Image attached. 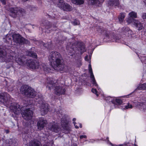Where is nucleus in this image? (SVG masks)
<instances>
[{"mask_svg":"<svg viewBox=\"0 0 146 146\" xmlns=\"http://www.w3.org/2000/svg\"><path fill=\"white\" fill-rule=\"evenodd\" d=\"M0 58L1 59L6 62H16L20 65H23L25 64L24 58L21 55H18L14 52L11 54L7 53L5 50L0 48Z\"/></svg>","mask_w":146,"mask_h":146,"instance_id":"obj_1","label":"nucleus"},{"mask_svg":"<svg viewBox=\"0 0 146 146\" xmlns=\"http://www.w3.org/2000/svg\"><path fill=\"white\" fill-rule=\"evenodd\" d=\"M52 66L55 70L64 71V64L61 62L60 54L56 52H51L48 57Z\"/></svg>","mask_w":146,"mask_h":146,"instance_id":"obj_2","label":"nucleus"},{"mask_svg":"<svg viewBox=\"0 0 146 146\" xmlns=\"http://www.w3.org/2000/svg\"><path fill=\"white\" fill-rule=\"evenodd\" d=\"M58 83L55 80H51L50 82L49 81L48 82L47 87L49 89H51L53 88V87H55V93L57 94H64L65 92L64 89H62L61 87L57 86Z\"/></svg>","mask_w":146,"mask_h":146,"instance_id":"obj_3","label":"nucleus"},{"mask_svg":"<svg viewBox=\"0 0 146 146\" xmlns=\"http://www.w3.org/2000/svg\"><path fill=\"white\" fill-rule=\"evenodd\" d=\"M20 90L22 94L27 96L28 97L33 98L36 95V92L34 90L27 85L22 86Z\"/></svg>","mask_w":146,"mask_h":146,"instance_id":"obj_4","label":"nucleus"},{"mask_svg":"<svg viewBox=\"0 0 146 146\" xmlns=\"http://www.w3.org/2000/svg\"><path fill=\"white\" fill-rule=\"evenodd\" d=\"M11 100L10 96L6 92L0 94V102L7 107L10 104Z\"/></svg>","mask_w":146,"mask_h":146,"instance_id":"obj_5","label":"nucleus"},{"mask_svg":"<svg viewBox=\"0 0 146 146\" xmlns=\"http://www.w3.org/2000/svg\"><path fill=\"white\" fill-rule=\"evenodd\" d=\"M58 7L65 11H70L72 9V7L69 4L65 3L63 0H60L57 4Z\"/></svg>","mask_w":146,"mask_h":146,"instance_id":"obj_6","label":"nucleus"},{"mask_svg":"<svg viewBox=\"0 0 146 146\" xmlns=\"http://www.w3.org/2000/svg\"><path fill=\"white\" fill-rule=\"evenodd\" d=\"M21 114L23 118L24 119L28 120L31 119L33 115V112L29 109H27L25 110H22Z\"/></svg>","mask_w":146,"mask_h":146,"instance_id":"obj_7","label":"nucleus"},{"mask_svg":"<svg viewBox=\"0 0 146 146\" xmlns=\"http://www.w3.org/2000/svg\"><path fill=\"white\" fill-rule=\"evenodd\" d=\"M11 111L15 114H18L20 113L21 110L19 105L15 103H11L9 107Z\"/></svg>","mask_w":146,"mask_h":146,"instance_id":"obj_8","label":"nucleus"},{"mask_svg":"<svg viewBox=\"0 0 146 146\" xmlns=\"http://www.w3.org/2000/svg\"><path fill=\"white\" fill-rule=\"evenodd\" d=\"M14 41L16 43H27V41L25 40L19 34H14L12 35Z\"/></svg>","mask_w":146,"mask_h":146,"instance_id":"obj_9","label":"nucleus"},{"mask_svg":"<svg viewBox=\"0 0 146 146\" xmlns=\"http://www.w3.org/2000/svg\"><path fill=\"white\" fill-rule=\"evenodd\" d=\"M88 69L89 72L90 74V78L91 79V82L92 83L93 86H96L97 88L98 89L99 91H100V90L101 89L99 87L98 85L96 82V80L95 79L94 75L93 74L92 69L91 67V65L90 64H89V65Z\"/></svg>","mask_w":146,"mask_h":146,"instance_id":"obj_10","label":"nucleus"},{"mask_svg":"<svg viewBox=\"0 0 146 146\" xmlns=\"http://www.w3.org/2000/svg\"><path fill=\"white\" fill-rule=\"evenodd\" d=\"M26 64L30 68L33 70L38 68L39 66V63L33 60H28L26 63Z\"/></svg>","mask_w":146,"mask_h":146,"instance_id":"obj_11","label":"nucleus"},{"mask_svg":"<svg viewBox=\"0 0 146 146\" xmlns=\"http://www.w3.org/2000/svg\"><path fill=\"white\" fill-rule=\"evenodd\" d=\"M61 125L64 129V133H68L70 130V127L67 119H62L61 120Z\"/></svg>","mask_w":146,"mask_h":146,"instance_id":"obj_12","label":"nucleus"},{"mask_svg":"<svg viewBox=\"0 0 146 146\" xmlns=\"http://www.w3.org/2000/svg\"><path fill=\"white\" fill-rule=\"evenodd\" d=\"M49 129L50 130L56 133L58 132L61 130V129L59 127L58 124L55 122L50 124L49 127Z\"/></svg>","mask_w":146,"mask_h":146,"instance_id":"obj_13","label":"nucleus"},{"mask_svg":"<svg viewBox=\"0 0 146 146\" xmlns=\"http://www.w3.org/2000/svg\"><path fill=\"white\" fill-rule=\"evenodd\" d=\"M17 8H13L11 9V14L10 15L13 17H16L18 14L19 15H21L24 13V10L23 11H21Z\"/></svg>","mask_w":146,"mask_h":146,"instance_id":"obj_14","label":"nucleus"},{"mask_svg":"<svg viewBox=\"0 0 146 146\" xmlns=\"http://www.w3.org/2000/svg\"><path fill=\"white\" fill-rule=\"evenodd\" d=\"M127 21L129 23H132L133 24L138 28L139 30L143 28V26L141 24L139 21L136 20H134L133 19L131 20L128 19Z\"/></svg>","mask_w":146,"mask_h":146,"instance_id":"obj_15","label":"nucleus"},{"mask_svg":"<svg viewBox=\"0 0 146 146\" xmlns=\"http://www.w3.org/2000/svg\"><path fill=\"white\" fill-rule=\"evenodd\" d=\"M41 114L44 115L48 111V105L46 103H43L40 107Z\"/></svg>","mask_w":146,"mask_h":146,"instance_id":"obj_16","label":"nucleus"},{"mask_svg":"<svg viewBox=\"0 0 146 146\" xmlns=\"http://www.w3.org/2000/svg\"><path fill=\"white\" fill-rule=\"evenodd\" d=\"M47 123V121L43 118H40L38 122L37 125L38 129L41 130L44 127Z\"/></svg>","mask_w":146,"mask_h":146,"instance_id":"obj_17","label":"nucleus"},{"mask_svg":"<svg viewBox=\"0 0 146 146\" xmlns=\"http://www.w3.org/2000/svg\"><path fill=\"white\" fill-rule=\"evenodd\" d=\"M134 105L141 111H145L146 110V104L145 103H135L134 104Z\"/></svg>","mask_w":146,"mask_h":146,"instance_id":"obj_18","label":"nucleus"},{"mask_svg":"<svg viewBox=\"0 0 146 146\" xmlns=\"http://www.w3.org/2000/svg\"><path fill=\"white\" fill-rule=\"evenodd\" d=\"M123 32L126 35L129 36L132 34V32L128 27H124L123 28Z\"/></svg>","mask_w":146,"mask_h":146,"instance_id":"obj_19","label":"nucleus"},{"mask_svg":"<svg viewBox=\"0 0 146 146\" xmlns=\"http://www.w3.org/2000/svg\"><path fill=\"white\" fill-rule=\"evenodd\" d=\"M89 3L90 5H98L100 3H102L104 0H87Z\"/></svg>","mask_w":146,"mask_h":146,"instance_id":"obj_20","label":"nucleus"},{"mask_svg":"<svg viewBox=\"0 0 146 146\" xmlns=\"http://www.w3.org/2000/svg\"><path fill=\"white\" fill-rule=\"evenodd\" d=\"M119 0H109L108 2V4L110 6H117L119 5Z\"/></svg>","mask_w":146,"mask_h":146,"instance_id":"obj_21","label":"nucleus"},{"mask_svg":"<svg viewBox=\"0 0 146 146\" xmlns=\"http://www.w3.org/2000/svg\"><path fill=\"white\" fill-rule=\"evenodd\" d=\"M29 146H41V145L39 141L36 140H34L30 142Z\"/></svg>","mask_w":146,"mask_h":146,"instance_id":"obj_22","label":"nucleus"},{"mask_svg":"<svg viewBox=\"0 0 146 146\" xmlns=\"http://www.w3.org/2000/svg\"><path fill=\"white\" fill-rule=\"evenodd\" d=\"M129 17L127 19V20L128 19H130L131 20L132 19H133L135 20L134 18H136L137 17V14L134 11H131L129 13Z\"/></svg>","mask_w":146,"mask_h":146,"instance_id":"obj_23","label":"nucleus"},{"mask_svg":"<svg viewBox=\"0 0 146 146\" xmlns=\"http://www.w3.org/2000/svg\"><path fill=\"white\" fill-rule=\"evenodd\" d=\"M40 69H43V70L46 72H50V68H47L46 66L44 64H42L40 66Z\"/></svg>","mask_w":146,"mask_h":146,"instance_id":"obj_24","label":"nucleus"},{"mask_svg":"<svg viewBox=\"0 0 146 146\" xmlns=\"http://www.w3.org/2000/svg\"><path fill=\"white\" fill-rule=\"evenodd\" d=\"M72 3L76 5H81L84 3V0H71Z\"/></svg>","mask_w":146,"mask_h":146,"instance_id":"obj_25","label":"nucleus"},{"mask_svg":"<svg viewBox=\"0 0 146 146\" xmlns=\"http://www.w3.org/2000/svg\"><path fill=\"white\" fill-rule=\"evenodd\" d=\"M27 54L29 56H31L34 58H36L37 55L34 52L32 51H29L27 52Z\"/></svg>","mask_w":146,"mask_h":146,"instance_id":"obj_26","label":"nucleus"},{"mask_svg":"<svg viewBox=\"0 0 146 146\" xmlns=\"http://www.w3.org/2000/svg\"><path fill=\"white\" fill-rule=\"evenodd\" d=\"M137 89L146 90V83L139 85Z\"/></svg>","mask_w":146,"mask_h":146,"instance_id":"obj_27","label":"nucleus"},{"mask_svg":"<svg viewBox=\"0 0 146 146\" xmlns=\"http://www.w3.org/2000/svg\"><path fill=\"white\" fill-rule=\"evenodd\" d=\"M125 16V14L124 13H121L120 14L119 17V21L120 23H122L123 21Z\"/></svg>","mask_w":146,"mask_h":146,"instance_id":"obj_28","label":"nucleus"},{"mask_svg":"<svg viewBox=\"0 0 146 146\" xmlns=\"http://www.w3.org/2000/svg\"><path fill=\"white\" fill-rule=\"evenodd\" d=\"M43 45L44 46L48 48H51L52 46V44L51 42L46 44H43V42H42L41 43V45Z\"/></svg>","mask_w":146,"mask_h":146,"instance_id":"obj_29","label":"nucleus"},{"mask_svg":"<svg viewBox=\"0 0 146 146\" xmlns=\"http://www.w3.org/2000/svg\"><path fill=\"white\" fill-rule=\"evenodd\" d=\"M105 100L107 101L111 102L113 103H114L115 98L113 97H111L108 96L105 98Z\"/></svg>","mask_w":146,"mask_h":146,"instance_id":"obj_30","label":"nucleus"},{"mask_svg":"<svg viewBox=\"0 0 146 146\" xmlns=\"http://www.w3.org/2000/svg\"><path fill=\"white\" fill-rule=\"evenodd\" d=\"M123 109H128V108H132V106L130 104H129L128 103L127 105H124L122 106Z\"/></svg>","mask_w":146,"mask_h":146,"instance_id":"obj_31","label":"nucleus"},{"mask_svg":"<svg viewBox=\"0 0 146 146\" xmlns=\"http://www.w3.org/2000/svg\"><path fill=\"white\" fill-rule=\"evenodd\" d=\"M73 123L75 126V127L76 129H78L79 128L78 125L80 126V128L82 127V125L81 124L79 123H76L75 122H73Z\"/></svg>","mask_w":146,"mask_h":146,"instance_id":"obj_32","label":"nucleus"},{"mask_svg":"<svg viewBox=\"0 0 146 146\" xmlns=\"http://www.w3.org/2000/svg\"><path fill=\"white\" fill-rule=\"evenodd\" d=\"M76 66L77 67H79L82 64V62L81 60L80 59L77 61Z\"/></svg>","mask_w":146,"mask_h":146,"instance_id":"obj_33","label":"nucleus"},{"mask_svg":"<svg viewBox=\"0 0 146 146\" xmlns=\"http://www.w3.org/2000/svg\"><path fill=\"white\" fill-rule=\"evenodd\" d=\"M72 23L74 25H79L80 23L79 21L76 20H75Z\"/></svg>","mask_w":146,"mask_h":146,"instance_id":"obj_34","label":"nucleus"},{"mask_svg":"<svg viewBox=\"0 0 146 146\" xmlns=\"http://www.w3.org/2000/svg\"><path fill=\"white\" fill-rule=\"evenodd\" d=\"M92 93H94L97 96H98L99 95L98 94V92L96 89L94 88H92Z\"/></svg>","mask_w":146,"mask_h":146,"instance_id":"obj_35","label":"nucleus"},{"mask_svg":"<svg viewBox=\"0 0 146 146\" xmlns=\"http://www.w3.org/2000/svg\"><path fill=\"white\" fill-rule=\"evenodd\" d=\"M115 101L119 105H121L122 103V101L120 99H116L115 98L114 101Z\"/></svg>","mask_w":146,"mask_h":146,"instance_id":"obj_36","label":"nucleus"},{"mask_svg":"<svg viewBox=\"0 0 146 146\" xmlns=\"http://www.w3.org/2000/svg\"><path fill=\"white\" fill-rule=\"evenodd\" d=\"M142 17L144 20L146 21V13H143L142 14Z\"/></svg>","mask_w":146,"mask_h":146,"instance_id":"obj_37","label":"nucleus"},{"mask_svg":"<svg viewBox=\"0 0 146 146\" xmlns=\"http://www.w3.org/2000/svg\"><path fill=\"white\" fill-rule=\"evenodd\" d=\"M90 57H88V55L86 56L85 58V60L86 61L88 62H90Z\"/></svg>","mask_w":146,"mask_h":146,"instance_id":"obj_38","label":"nucleus"},{"mask_svg":"<svg viewBox=\"0 0 146 146\" xmlns=\"http://www.w3.org/2000/svg\"><path fill=\"white\" fill-rule=\"evenodd\" d=\"M80 138L81 139L83 138L86 139L87 138V136L85 135H82L80 136Z\"/></svg>","mask_w":146,"mask_h":146,"instance_id":"obj_39","label":"nucleus"},{"mask_svg":"<svg viewBox=\"0 0 146 146\" xmlns=\"http://www.w3.org/2000/svg\"><path fill=\"white\" fill-rule=\"evenodd\" d=\"M1 1L3 5H5L6 4V0H0Z\"/></svg>","mask_w":146,"mask_h":146,"instance_id":"obj_40","label":"nucleus"},{"mask_svg":"<svg viewBox=\"0 0 146 146\" xmlns=\"http://www.w3.org/2000/svg\"><path fill=\"white\" fill-rule=\"evenodd\" d=\"M8 36H9V35H7L6 38V40H9L10 39V38H9V37H7Z\"/></svg>","mask_w":146,"mask_h":146,"instance_id":"obj_41","label":"nucleus"},{"mask_svg":"<svg viewBox=\"0 0 146 146\" xmlns=\"http://www.w3.org/2000/svg\"><path fill=\"white\" fill-rule=\"evenodd\" d=\"M114 146H125L124 145H114Z\"/></svg>","mask_w":146,"mask_h":146,"instance_id":"obj_42","label":"nucleus"},{"mask_svg":"<svg viewBox=\"0 0 146 146\" xmlns=\"http://www.w3.org/2000/svg\"><path fill=\"white\" fill-rule=\"evenodd\" d=\"M76 119L75 118H74L73 119V122H75L74 121H76Z\"/></svg>","mask_w":146,"mask_h":146,"instance_id":"obj_43","label":"nucleus"},{"mask_svg":"<svg viewBox=\"0 0 146 146\" xmlns=\"http://www.w3.org/2000/svg\"><path fill=\"white\" fill-rule=\"evenodd\" d=\"M5 131L6 133H9V131L8 130H6Z\"/></svg>","mask_w":146,"mask_h":146,"instance_id":"obj_44","label":"nucleus"},{"mask_svg":"<svg viewBox=\"0 0 146 146\" xmlns=\"http://www.w3.org/2000/svg\"><path fill=\"white\" fill-rule=\"evenodd\" d=\"M23 1H27L28 0H22Z\"/></svg>","mask_w":146,"mask_h":146,"instance_id":"obj_45","label":"nucleus"},{"mask_svg":"<svg viewBox=\"0 0 146 146\" xmlns=\"http://www.w3.org/2000/svg\"><path fill=\"white\" fill-rule=\"evenodd\" d=\"M111 145H113L111 143H110Z\"/></svg>","mask_w":146,"mask_h":146,"instance_id":"obj_46","label":"nucleus"},{"mask_svg":"<svg viewBox=\"0 0 146 146\" xmlns=\"http://www.w3.org/2000/svg\"><path fill=\"white\" fill-rule=\"evenodd\" d=\"M85 49H84V50L83 51V52H84V51H85Z\"/></svg>","mask_w":146,"mask_h":146,"instance_id":"obj_47","label":"nucleus"},{"mask_svg":"<svg viewBox=\"0 0 146 146\" xmlns=\"http://www.w3.org/2000/svg\"><path fill=\"white\" fill-rule=\"evenodd\" d=\"M128 96H126V97H128Z\"/></svg>","mask_w":146,"mask_h":146,"instance_id":"obj_48","label":"nucleus"},{"mask_svg":"<svg viewBox=\"0 0 146 146\" xmlns=\"http://www.w3.org/2000/svg\"><path fill=\"white\" fill-rule=\"evenodd\" d=\"M133 146H137L136 145H134Z\"/></svg>","mask_w":146,"mask_h":146,"instance_id":"obj_49","label":"nucleus"},{"mask_svg":"<svg viewBox=\"0 0 146 146\" xmlns=\"http://www.w3.org/2000/svg\"><path fill=\"white\" fill-rule=\"evenodd\" d=\"M44 146H47L46 145H44Z\"/></svg>","mask_w":146,"mask_h":146,"instance_id":"obj_50","label":"nucleus"}]
</instances>
